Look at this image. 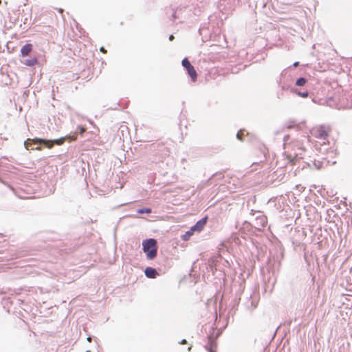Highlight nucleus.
<instances>
[{
    "instance_id": "1",
    "label": "nucleus",
    "mask_w": 352,
    "mask_h": 352,
    "mask_svg": "<svg viewBox=\"0 0 352 352\" xmlns=\"http://www.w3.org/2000/svg\"><path fill=\"white\" fill-rule=\"evenodd\" d=\"M76 140V135H65L64 137H61L57 139L54 140H47L43 138H36L34 139H28L24 142V146L26 148H28L30 146L32 145H43L45 147L48 148H51L54 146V144L56 145H62L66 140L69 142L74 141Z\"/></svg>"
},
{
    "instance_id": "2",
    "label": "nucleus",
    "mask_w": 352,
    "mask_h": 352,
    "mask_svg": "<svg viewBox=\"0 0 352 352\" xmlns=\"http://www.w3.org/2000/svg\"><path fill=\"white\" fill-rule=\"evenodd\" d=\"M289 139L290 136L289 135H285L284 136L283 146L285 150V153L290 148L294 151L293 153L287 154L286 157L289 163L294 164L296 160L303 158V153L305 151L303 148L299 146L298 142H289Z\"/></svg>"
},
{
    "instance_id": "3",
    "label": "nucleus",
    "mask_w": 352,
    "mask_h": 352,
    "mask_svg": "<svg viewBox=\"0 0 352 352\" xmlns=\"http://www.w3.org/2000/svg\"><path fill=\"white\" fill-rule=\"evenodd\" d=\"M142 250L149 260L154 259L157 254V240L153 238L142 241Z\"/></svg>"
},
{
    "instance_id": "4",
    "label": "nucleus",
    "mask_w": 352,
    "mask_h": 352,
    "mask_svg": "<svg viewBox=\"0 0 352 352\" xmlns=\"http://www.w3.org/2000/svg\"><path fill=\"white\" fill-rule=\"evenodd\" d=\"M152 148L158 161H163L166 157L169 155L170 151L168 148L162 143L153 144Z\"/></svg>"
},
{
    "instance_id": "5",
    "label": "nucleus",
    "mask_w": 352,
    "mask_h": 352,
    "mask_svg": "<svg viewBox=\"0 0 352 352\" xmlns=\"http://www.w3.org/2000/svg\"><path fill=\"white\" fill-rule=\"evenodd\" d=\"M182 65L184 68L186 70L187 74L190 77V79L192 82H195L197 78V73L195 69V67L192 65L190 62L187 58H184L182 60Z\"/></svg>"
},
{
    "instance_id": "6",
    "label": "nucleus",
    "mask_w": 352,
    "mask_h": 352,
    "mask_svg": "<svg viewBox=\"0 0 352 352\" xmlns=\"http://www.w3.org/2000/svg\"><path fill=\"white\" fill-rule=\"evenodd\" d=\"M311 134L318 140H320L321 144H325V140L328 137V133L323 126H320L316 129H314L311 131Z\"/></svg>"
},
{
    "instance_id": "7",
    "label": "nucleus",
    "mask_w": 352,
    "mask_h": 352,
    "mask_svg": "<svg viewBox=\"0 0 352 352\" xmlns=\"http://www.w3.org/2000/svg\"><path fill=\"white\" fill-rule=\"evenodd\" d=\"M208 216H205L204 217L201 218L199 221L196 222L195 225H193L190 228L194 232H200L203 230L204 226H206L207 221H208Z\"/></svg>"
},
{
    "instance_id": "8",
    "label": "nucleus",
    "mask_w": 352,
    "mask_h": 352,
    "mask_svg": "<svg viewBox=\"0 0 352 352\" xmlns=\"http://www.w3.org/2000/svg\"><path fill=\"white\" fill-rule=\"evenodd\" d=\"M144 274L148 278H155L159 273L156 269L152 267H146L144 270Z\"/></svg>"
},
{
    "instance_id": "9",
    "label": "nucleus",
    "mask_w": 352,
    "mask_h": 352,
    "mask_svg": "<svg viewBox=\"0 0 352 352\" xmlns=\"http://www.w3.org/2000/svg\"><path fill=\"white\" fill-rule=\"evenodd\" d=\"M267 225V219L265 216L261 215L257 217L256 219V226H258V229L261 230L264 228Z\"/></svg>"
},
{
    "instance_id": "10",
    "label": "nucleus",
    "mask_w": 352,
    "mask_h": 352,
    "mask_svg": "<svg viewBox=\"0 0 352 352\" xmlns=\"http://www.w3.org/2000/svg\"><path fill=\"white\" fill-rule=\"evenodd\" d=\"M32 50V45L30 43H26L23 45L21 48V56L23 57L27 56Z\"/></svg>"
},
{
    "instance_id": "11",
    "label": "nucleus",
    "mask_w": 352,
    "mask_h": 352,
    "mask_svg": "<svg viewBox=\"0 0 352 352\" xmlns=\"http://www.w3.org/2000/svg\"><path fill=\"white\" fill-rule=\"evenodd\" d=\"M21 63L26 66L32 67L38 64V59L36 57L25 58L21 60Z\"/></svg>"
},
{
    "instance_id": "12",
    "label": "nucleus",
    "mask_w": 352,
    "mask_h": 352,
    "mask_svg": "<svg viewBox=\"0 0 352 352\" xmlns=\"http://www.w3.org/2000/svg\"><path fill=\"white\" fill-rule=\"evenodd\" d=\"M216 347V343L214 340L211 337L208 336V344L205 346L206 349L208 352H215L214 348Z\"/></svg>"
},
{
    "instance_id": "13",
    "label": "nucleus",
    "mask_w": 352,
    "mask_h": 352,
    "mask_svg": "<svg viewBox=\"0 0 352 352\" xmlns=\"http://www.w3.org/2000/svg\"><path fill=\"white\" fill-rule=\"evenodd\" d=\"M291 92L293 94H296V95L304 98H307L309 96L308 91H300L296 88H291Z\"/></svg>"
},
{
    "instance_id": "14",
    "label": "nucleus",
    "mask_w": 352,
    "mask_h": 352,
    "mask_svg": "<svg viewBox=\"0 0 352 352\" xmlns=\"http://www.w3.org/2000/svg\"><path fill=\"white\" fill-rule=\"evenodd\" d=\"M277 83L279 86V89H281L283 91L285 92L288 91L289 89L291 91V87L289 85L282 83L281 79L277 80Z\"/></svg>"
},
{
    "instance_id": "15",
    "label": "nucleus",
    "mask_w": 352,
    "mask_h": 352,
    "mask_svg": "<svg viewBox=\"0 0 352 352\" xmlns=\"http://www.w3.org/2000/svg\"><path fill=\"white\" fill-rule=\"evenodd\" d=\"M307 82V79L305 77L298 78L295 82V85L298 87H304Z\"/></svg>"
},
{
    "instance_id": "16",
    "label": "nucleus",
    "mask_w": 352,
    "mask_h": 352,
    "mask_svg": "<svg viewBox=\"0 0 352 352\" xmlns=\"http://www.w3.org/2000/svg\"><path fill=\"white\" fill-rule=\"evenodd\" d=\"M151 212H152V210L151 208H139L137 210V213L139 214H144V213L149 214Z\"/></svg>"
},
{
    "instance_id": "17",
    "label": "nucleus",
    "mask_w": 352,
    "mask_h": 352,
    "mask_svg": "<svg viewBox=\"0 0 352 352\" xmlns=\"http://www.w3.org/2000/svg\"><path fill=\"white\" fill-rule=\"evenodd\" d=\"M194 231L190 228L189 230L186 232V233L182 236V239L184 241H188L190 237L193 234Z\"/></svg>"
},
{
    "instance_id": "18",
    "label": "nucleus",
    "mask_w": 352,
    "mask_h": 352,
    "mask_svg": "<svg viewBox=\"0 0 352 352\" xmlns=\"http://www.w3.org/2000/svg\"><path fill=\"white\" fill-rule=\"evenodd\" d=\"M276 98L278 99V100H282L283 98H285V92L283 91L281 89H278L277 91H276Z\"/></svg>"
},
{
    "instance_id": "19",
    "label": "nucleus",
    "mask_w": 352,
    "mask_h": 352,
    "mask_svg": "<svg viewBox=\"0 0 352 352\" xmlns=\"http://www.w3.org/2000/svg\"><path fill=\"white\" fill-rule=\"evenodd\" d=\"M256 305L254 302V301H250V302H248V304H247V307L248 309H254V308H256Z\"/></svg>"
},
{
    "instance_id": "20",
    "label": "nucleus",
    "mask_w": 352,
    "mask_h": 352,
    "mask_svg": "<svg viewBox=\"0 0 352 352\" xmlns=\"http://www.w3.org/2000/svg\"><path fill=\"white\" fill-rule=\"evenodd\" d=\"M220 258V256H218L216 258H212L210 260V265L211 267L216 265V262L218 261V258Z\"/></svg>"
},
{
    "instance_id": "21",
    "label": "nucleus",
    "mask_w": 352,
    "mask_h": 352,
    "mask_svg": "<svg viewBox=\"0 0 352 352\" xmlns=\"http://www.w3.org/2000/svg\"><path fill=\"white\" fill-rule=\"evenodd\" d=\"M243 133V131H242V130H240L238 131V133H236V138L238 140H242Z\"/></svg>"
},
{
    "instance_id": "22",
    "label": "nucleus",
    "mask_w": 352,
    "mask_h": 352,
    "mask_svg": "<svg viewBox=\"0 0 352 352\" xmlns=\"http://www.w3.org/2000/svg\"><path fill=\"white\" fill-rule=\"evenodd\" d=\"M286 72H287V69H285L282 71V72L280 73V79L282 80V78H283L286 75Z\"/></svg>"
},
{
    "instance_id": "23",
    "label": "nucleus",
    "mask_w": 352,
    "mask_h": 352,
    "mask_svg": "<svg viewBox=\"0 0 352 352\" xmlns=\"http://www.w3.org/2000/svg\"><path fill=\"white\" fill-rule=\"evenodd\" d=\"M176 14H177V11L173 10V12L172 13V17L173 18V19H175L177 17Z\"/></svg>"
},
{
    "instance_id": "24",
    "label": "nucleus",
    "mask_w": 352,
    "mask_h": 352,
    "mask_svg": "<svg viewBox=\"0 0 352 352\" xmlns=\"http://www.w3.org/2000/svg\"><path fill=\"white\" fill-rule=\"evenodd\" d=\"M299 65V62L298 61H296L293 63V67H296Z\"/></svg>"
},
{
    "instance_id": "25",
    "label": "nucleus",
    "mask_w": 352,
    "mask_h": 352,
    "mask_svg": "<svg viewBox=\"0 0 352 352\" xmlns=\"http://www.w3.org/2000/svg\"><path fill=\"white\" fill-rule=\"evenodd\" d=\"M100 52L105 53L107 50L104 49V47H101L100 49Z\"/></svg>"
},
{
    "instance_id": "26",
    "label": "nucleus",
    "mask_w": 352,
    "mask_h": 352,
    "mask_svg": "<svg viewBox=\"0 0 352 352\" xmlns=\"http://www.w3.org/2000/svg\"><path fill=\"white\" fill-rule=\"evenodd\" d=\"M186 343H187V341H186V339H183V340L181 341V342H180V344H186Z\"/></svg>"
},
{
    "instance_id": "27",
    "label": "nucleus",
    "mask_w": 352,
    "mask_h": 352,
    "mask_svg": "<svg viewBox=\"0 0 352 352\" xmlns=\"http://www.w3.org/2000/svg\"><path fill=\"white\" fill-rule=\"evenodd\" d=\"M80 133H82L85 131V129L82 126H78Z\"/></svg>"
},
{
    "instance_id": "28",
    "label": "nucleus",
    "mask_w": 352,
    "mask_h": 352,
    "mask_svg": "<svg viewBox=\"0 0 352 352\" xmlns=\"http://www.w3.org/2000/svg\"><path fill=\"white\" fill-rule=\"evenodd\" d=\"M174 39V36L173 34L169 36V40L172 41Z\"/></svg>"
},
{
    "instance_id": "29",
    "label": "nucleus",
    "mask_w": 352,
    "mask_h": 352,
    "mask_svg": "<svg viewBox=\"0 0 352 352\" xmlns=\"http://www.w3.org/2000/svg\"><path fill=\"white\" fill-rule=\"evenodd\" d=\"M279 133H280L279 131H276L274 132V135H278Z\"/></svg>"
},
{
    "instance_id": "30",
    "label": "nucleus",
    "mask_w": 352,
    "mask_h": 352,
    "mask_svg": "<svg viewBox=\"0 0 352 352\" xmlns=\"http://www.w3.org/2000/svg\"><path fill=\"white\" fill-rule=\"evenodd\" d=\"M91 336H89V337L87 338V340H88L89 342H91Z\"/></svg>"
},
{
    "instance_id": "31",
    "label": "nucleus",
    "mask_w": 352,
    "mask_h": 352,
    "mask_svg": "<svg viewBox=\"0 0 352 352\" xmlns=\"http://www.w3.org/2000/svg\"><path fill=\"white\" fill-rule=\"evenodd\" d=\"M32 149L41 150V148H40V147H36V148H32Z\"/></svg>"
},
{
    "instance_id": "32",
    "label": "nucleus",
    "mask_w": 352,
    "mask_h": 352,
    "mask_svg": "<svg viewBox=\"0 0 352 352\" xmlns=\"http://www.w3.org/2000/svg\"><path fill=\"white\" fill-rule=\"evenodd\" d=\"M191 348H192L191 346H189V347L188 348V351H190L191 350Z\"/></svg>"
}]
</instances>
